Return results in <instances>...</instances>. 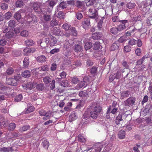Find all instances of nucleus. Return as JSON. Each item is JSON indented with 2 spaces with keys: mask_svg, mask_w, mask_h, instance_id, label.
Wrapping results in <instances>:
<instances>
[{
  "mask_svg": "<svg viewBox=\"0 0 152 152\" xmlns=\"http://www.w3.org/2000/svg\"><path fill=\"white\" fill-rule=\"evenodd\" d=\"M14 70L12 67H9L7 70L6 73L8 75H11L14 72Z\"/></svg>",
  "mask_w": 152,
  "mask_h": 152,
  "instance_id": "60",
  "label": "nucleus"
},
{
  "mask_svg": "<svg viewBox=\"0 0 152 152\" xmlns=\"http://www.w3.org/2000/svg\"><path fill=\"white\" fill-rule=\"evenodd\" d=\"M36 59L38 62L41 63L45 62L46 61V58L44 56H40L37 57Z\"/></svg>",
  "mask_w": 152,
  "mask_h": 152,
  "instance_id": "16",
  "label": "nucleus"
},
{
  "mask_svg": "<svg viewBox=\"0 0 152 152\" xmlns=\"http://www.w3.org/2000/svg\"><path fill=\"white\" fill-rule=\"evenodd\" d=\"M75 6L77 7L78 10H80L83 8L85 6V3L83 1L77 0L75 1Z\"/></svg>",
  "mask_w": 152,
  "mask_h": 152,
  "instance_id": "6",
  "label": "nucleus"
},
{
  "mask_svg": "<svg viewBox=\"0 0 152 152\" xmlns=\"http://www.w3.org/2000/svg\"><path fill=\"white\" fill-rule=\"evenodd\" d=\"M23 66L25 68H27L29 64V59L28 57H25L23 61Z\"/></svg>",
  "mask_w": 152,
  "mask_h": 152,
  "instance_id": "25",
  "label": "nucleus"
},
{
  "mask_svg": "<svg viewBox=\"0 0 152 152\" xmlns=\"http://www.w3.org/2000/svg\"><path fill=\"white\" fill-rule=\"evenodd\" d=\"M81 64H82L80 62L77 61L75 62L74 64H72L71 66L73 69H75L81 66Z\"/></svg>",
  "mask_w": 152,
  "mask_h": 152,
  "instance_id": "45",
  "label": "nucleus"
},
{
  "mask_svg": "<svg viewBox=\"0 0 152 152\" xmlns=\"http://www.w3.org/2000/svg\"><path fill=\"white\" fill-rule=\"evenodd\" d=\"M125 136V132L123 130H120L118 133V136L120 139H123L124 138Z\"/></svg>",
  "mask_w": 152,
  "mask_h": 152,
  "instance_id": "30",
  "label": "nucleus"
},
{
  "mask_svg": "<svg viewBox=\"0 0 152 152\" xmlns=\"http://www.w3.org/2000/svg\"><path fill=\"white\" fill-rule=\"evenodd\" d=\"M61 85L64 87H66L69 86V83L67 80H62L61 83Z\"/></svg>",
  "mask_w": 152,
  "mask_h": 152,
  "instance_id": "54",
  "label": "nucleus"
},
{
  "mask_svg": "<svg viewBox=\"0 0 152 152\" xmlns=\"http://www.w3.org/2000/svg\"><path fill=\"white\" fill-rule=\"evenodd\" d=\"M88 92L86 91H80L79 94V95L81 97H85L88 96Z\"/></svg>",
  "mask_w": 152,
  "mask_h": 152,
  "instance_id": "41",
  "label": "nucleus"
},
{
  "mask_svg": "<svg viewBox=\"0 0 152 152\" xmlns=\"http://www.w3.org/2000/svg\"><path fill=\"white\" fill-rule=\"evenodd\" d=\"M53 35L56 36L61 35L63 34V31L60 29L54 28L52 30Z\"/></svg>",
  "mask_w": 152,
  "mask_h": 152,
  "instance_id": "13",
  "label": "nucleus"
},
{
  "mask_svg": "<svg viewBox=\"0 0 152 152\" xmlns=\"http://www.w3.org/2000/svg\"><path fill=\"white\" fill-rule=\"evenodd\" d=\"M14 150L12 147H5L0 148V152H9L13 151Z\"/></svg>",
  "mask_w": 152,
  "mask_h": 152,
  "instance_id": "22",
  "label": "nucleus"
},
{
  "mask_svg": "<svg viewBox=\"0 0 152 152\" xmlns=\"http://www.w3.org/2000/svg\"><path fill=\"white\" fill-rule=\"evenodd\" d=\"M16 21L10 20L9 22V26L11 28H14L15 26Z\"/></svg>",
  "mask_w": 152,
  "mask_h": 152,
  "instance_id": "53",
  "label": "nucleus"
},
{
  "mask_svg": "<svg viewBox=\"0 0 152 152\" xmlns=\"http://www.w3.org/2000/svg\"><path fill=\"white\" fill-rule=\"evenodd\" d=\"M102 110V108L100 106L95 107L93 110L89 113L91 118L94 119H96L99 115Z\"/></svg>",
  "mask_w": 152,
  "mask_h": 152,
  "instance_id": "1",
  "label": "nucleus"
},
{
  "mask_svg": "<svg viewBox=\"0 0 152 152\" xmlns=\"http://www.w3.org/2000/svg\"><path fill=\"white\" fill-rule=\"evenodd\" d=\"M21 53V51L20 50H15L13 51L12 53V54L14 56H18Z\"/></svg>",
  "mask_w": 152,
  "mask_h": 152,
  "instance_id": "52",
  "label": "nucleus"
},
{
  "mask_svg": "<svg viewBox=\"0 0 152 152\" xmlns=\"http://www.w3.org/2000/svg\"><path fill=\"white\" fill-rule=\"evenodd\" d=\"M112 148L111 143H109L104 147L102 152H109Z\"/></svg>",
  "mask_w": 152,
  "mask_h": 152,
  "instance_id": "20",
  "label": "nucleus"
},
{
  "mask_svg": "<svg viewBox=\"0 0 152 152\" xmlns=\"http://www.w3.org/2000/svg\"><path fill=\"white\" fill-rule=\"evenodd\" d=\"M75 17L78 20H80L83 18V16L80 12H78L76 13Z\"/></svg>",
  "mask_w": 152,
  "mask_h": 152,
  "instance_id": "64",
  "label": "nucleus"
},
{
  "mask_svg": "<svg viewBox=\"0 0 152 152\" xmlns=\"http://www.w3.org/2000/svg\"><path fill=\"white\" fill-rule=\"evenodd\" d=\"M126 116L124 114H119L116 117L115 123L117 125L120 124L124 119H125Z\"/></svg>",
  "mask_w": 152,
  "mask_h": 152,
  "instance_id": "4",
  "label": "nucleus"
},
{
  "mask_svg": "<svg viewBox=\"0 0 152 152\" xmlns=\"http://www.w3.org/2000/svg\"><path fill=\"white\" fill-rule=\"evenodd\" d=\"M16 127V124L14 123H10L8 128V130L10 131H13Z\"/></svg>",
  "mask_w": 152,
  "mask_h": 152,
  "instance_id": "35",
  "label": "nucleus"
},
{
  "mask_svg": "<svg viewBox=\"0 0 152 152\" xmlns=\"http://www.w3.org/2000/svg\"><path fill=\"white\" fill-rule=\"evenodd\" d=\"M0 7L2 10H5L8 9V5L6 3H2L1 4Z\"/></svg>",
  "mask_w": 152,
  "mask_h": 152,
  "instance_id": "55",
  "label": "nucleus"
},
{
  "mask_svg": "<svg viewBox=\"0 0 152 152\" xmlns=\"http://www.w3.org/2000/svg\"><path fill=\"white\" fill-rule=\"evenodd\" d=\"M24 19L27 23L29 24L33 21L32 16L31 13L27 12L24 17Z\"/></svg>",
  "mask_w": 152,
  "mask_h": 152,
  "instance_id": "7",
  "label": "nucleus"
},
{
  "mask_svg": "<svg viewBox=\"0 0 152 152\" xmlns=\"http://www.w3.org/2000/svg\"><path fill=\"white\" fill-rule=\"evenodd\" d=\"M53 114L52 112L49 111L46 112L45 115L43 118V119L47 120L49 119L50 117H53Z\"/></svg>",
  "mask_w": 152,
  "mask_h": 152,
  "instance_id": "15",
  "label": "nucleus"
},
{
  "mask_svg": "<svg viewBox=\"0 0 152 152\" xmlns=\"http://www.w3.org/2000/svg\"><path fill=\"white\" fill-rule=\"evenodd\" d=\"M86 5L89 7L93 5L96 2V0H85Z\"/></svg>",
  "mask_w": 152,
  "mask_h": 152,
  "instance_id": "28",
  "label": "nucleus"
},
{
  "mask_svg": "<svg viewBox=\"0 0 152 152\" xmlns=\"http://www.w3.org/2000/svg\"><path fill=\"white\" fill-rule=\"evenodd\" d=\"M110 32L113 34H116L119 31L117 28H112L110 30Z\"/></svg>",
  "mask_w": 152,
  "mask_h": 152,
  "instance_id": "38",
  "label": "nucleus"
},
{
  "mask_svg": "<svg viewBox=\"0 0 152 152\" xmlns=\"http://www.w3.org/2000/svg\"><path fill=\"white\" fill-rule=\"evenodd\" d=\"M43 146L45 148L48 149L49 145V142L47 140H44L42 142Z\"/></svg>",
  "mask_w": 152,
  "mask_h": 152,
  "instance_id": "57",
  "label": "nucleus"
},
{
  "mask_svg": "<svg viewBox=\"0 0 152 152\" xmlns=\"http://www.w3.org/2000/svg\"><path fill=\"white\" fill-rule=\"evenodd\" d=\"M89 12L92 15L91 16H90V17L91 18H95L97 15V11L96 9L94 8H91L89 10Z\"/></svg>",
  "mask_w": 152,
  "mask_h": 152,
  "instance_id": "12",
  "label": "nucleus"
},
{
  "mask_svg": "<svg viewBox=\"0 0 152 152\" xmlns=\"http://www.w3.org/2000/svg\"><path fill=\"white\" fill-rule=\"evenodd\" d=\"M102 36V34L101 33H95L92 34V37L94 39H98L100 38Z\"/></svg>",
  "mask_w": 152,
  "mask_h": 152,
  "instance_id": "23",
  "label": "nucleus"
},
{
  "mask_svg": "<svg viewBox=\"0 0 152 152\" xmlns=\"http://www.w3.org/2000/svg\"><path fill=\"white\" fill-rule=\"evenodd\" d=\"M50 38V46H53L55 45L57 42V39L50 33L48 35Z\"/></svg>",
  "mask_w": 152,
  "mask_h": 152,
  "instance_id": "11",
  "label": "nucleus"
},
{
  "mask_svg": "<svg viewBox=\"0 0 152 152\" xmlns=\"http://www.w3.org/2000/svg\"><path fill=\"white\" fill-rule=\"evenodd\" d=\"M92 46V43L90 42H86L85 45V50H88L90 49Z\"/></svg>",
  "mask_w": 152,
  "mask_h": 152,
  "instance_id": "44",
  "label": "nucleus"
},
{
  "mask_svg": "<svg viewBox=\"0 0 152 152\" xmlns=\"http://www.w3.org/2000/svg\"><path fill=\"white\" fill-rule=\"evenodd\" d=\"M13 17L17 20H20L21 18L20 12L18 11L15 12L14 15Z\"/></svg>",
  "mask_w": 152,
  "mask_h": 152,
  "instance_id": "31",
  "label": "nucleus"
},
{
  "mask_svg": "<svg viewBox=\"0 0 152 152\" xmlns=\"http://www.w3.org/2000/svg\"><path fill=\"white\" fill-rule=\"evenodd\" d=\"M44 20L46 21H50L51 20V17L50 15H45L44 16Z\"/></svg>",
  "mask_w": 152,
  "mask_h": 152,
  "instance_id": "62",
  "label": "nucleus"
},
{
  "mask_svg": "<svg viewBox=\"0 0 152 152\" xmlns=\"http://www.w3.org/2000/svg\"><path fill=\"white\" fill-rule=\"evenodd\" d=\"M29 128L30 126L29 125H25L20 128L19 130L21 132H24L27 131Z\"/></svg>",
  "mask_w": 152,
  "mask_h": 152,
  "instance_id": "56",
  "label": "nucleus"
},
{
  "mask_svg": "<svg viewBox=\"0 0 152 152\" xmlns=\"http://www.w3.org/2000/svg\"><path fill=\"white\" fill-rule=\"evenodd\" d=\"M135 97H129L124 102V104L125 106H132L135 103Z\"/></svg>",
  "mask_w": 152,
  "mask_h": 152,
  "instance_id": "3",
  "label": "nucleus"
},
{
  "mask_svg": "<svg viewBox=\"0 0 152 152\" xmlns=\"http://www.w3.org/2000/svg\"><path fill=\"white\" fill-rule=\"evenodd\" d=\"M130 94V92L129 91H122L121 93V96L122 99L129 97Z\"/></svg>",
  "mask_w": 152,
  "mask_h": 152,
  "instance_id": "19",
  "label": "nucleus"
},
{
  "mask_svg": "<svg viewBox=\"0 0 152 152\" xmlns=\"http://www.w3.org/2000/svg\"><path fill=\"white\" fill-rule=\"evenodd\" d=\"M88 80L87 77H85L82 81L80 82L77 85L80 88H82L83 87H85L88 85L87 81Z\"/></svg>",
  "mask_w": 152,
  "mask_h": 152,
  "instance_id": "10",
  "label": "nucleus"
},
{
  "mask_svg": "<svg viewBox=\"0 0 152 152\" xmlns=\"http://www.w3.org/2000/svg\"><path fill=\"white\" fill-rule=\"evenodd\" d=\"M40 5V3L37 1L34 2L31 4V6L35 10H37L39 9Z\"/></svg>",
  "mask_w": 152,
  "mask_h": 152,
  "instance_id": "14",
  "label": "nucleus"
},
{
  "mask_svg": "<svg viewBox=\"0 0 152 152\" xmlns=\"http://www.w3.org/2000/svg\"><path fill=\"white\" fill-rule=\"evenodd\" d=\"M67 3L65 1H62L57 6V11L62 10L66 9L67 7Z\"/></svg>",
  "mask_w": 152,
  "mask_h": 152,
  "instance_id": "8",
  "label": "nucleus"
},
{
  "mask_svg": "<svg viewBox=\"0 0 152 152\" xmlns=\"http://www.w3.org/2000/svg\"><path fill=\"white\" fill-rule=\"evenodd\" d=\"M12 16V14L11 12L9 11L5 13L4 15V19L5 20H8L10 19Z\"/></svg>",
  "mask_w": 152,
  "mask_h": 152,
  "instance_id": "33",
  "label": "nucleus"
},
{
  "mask_svg": "<svg viewBox=\"0 0 152 152\" xmlns=\"http://www.w3.org/2000/svg\"><path fill=\"white\" fill-rule=\"evenodd\" d=\"M135 6L136 5L134 3H131L130 2L127 3L126 4V7L129 9H131L134 8Z\"/></svg>",
  "mask_w": 152,
  "mask_h": 152,
  "instance_id": "47",
  "label": "nucleus"
},
{
  "mask_svg": "<svg viewBox=\"0 0 152 152\" xmlns=\"http://www.w3.org/2000/svg\"><path fill=\"white\" fill-rule=\"evenodd\" d=\"M97 72V68L96 67L94 66L90 70V72L92 74L96 73Z\"/></svg>",
  "mask_w": 152,
  "mask_h": 152,
  "instance_id": "63",
  "label": "nucleus"
},
{
  "mask_svg": "<svg viewBox=\"0 0 152 152\" xmlns=\"http://www.w3.org/2000/svg\"><path fill=\"white\" fill-rule=\"evenodd\" d=\"M94 49L95 50H99L102 48V46L100 45L99 42H96L92 45Z\"/></svg>",
  "mask_w": 152,
  "mask_h": 152,
  "instance_id": "32",
  "label": "nucleus"
},
{
  "mask_svg": "<svg viewBox=\"0 0 152 152\" xmlns=\"http://www.w3.org/2000/svg\"><path fill=\"white\" fill-rule=\"evenodd\" d=\"M6 83L7 84L12 86H16L18 83H16V81L13 78H7Z\"/></svg>",
  "mask_w": 152,
  "mask_h": 152,
  "instance_id": "9",
  "label": "nucleus"
},
{
  "mask_svg": "<svg viewBox=\"0 0 152 152\" xmlns=\"http://www.w3.org/2000/svg\"><path fill=\"white\" fill-rule=\"evenodd\" d=\"M23 96L21 94L17 95L14 98V101L16 102H19L21 101L23 99Z\"/></svg>",
  "mask_w": 152,
  "mask_h": 152,
  "instance_id": "34",
  "label": "nucleus"
},
{
  "mask_svg": "<svg viewBox=\"0 0 152 152\" xmlns=\"http://www.w3.org/2000/svg\"><path fill=\"white\" fill-rule=\"evenodd\" d=\"M129 30V31L132 34L134 35L135 33V31L136 30V29L133 26H130L129 27L127 30Z\"/></svg>",
  "mask_w": 152,
  "mask_h": 152,
  "instance_id": "50",
  "label": "nucleus"
},
{
  "mask_svg": "<svg viewBox=\"0 0 152 152\" xmlns=\"http://www.w3.org/2000/svg\"><path fill=\"white\" fill-rule=\"evenodd\" d=\"M91 116L89 113L87 111H85L84 113L82 118H85L87 119H91Z\"/></svg>",
  "mask_w": 152,
  "mask_h": 152,
  "instance_id": "46",
  "label": "nucleus"
},
{
  "mask_svg": "<svg viewBox=\"0 0 152 152\" xmlns=\"http://www.w3.org/2000/svg\"><path fill=\"white\" fill-rule=\"evenodd\" d=\"M119 44L115 42L114 43L110 48V50L112 51H114L118 50L119 47Z\"/></svg>",
  "mask_w": 152,
  "mask_h": 152,
  "instance_id": "27",
  "label": "nucleus"
},
{
  "mask_svg": "<svg viewBox=\"0 0 152 152\" xmlns=\"http://www.w3.org/2000/svg\"><path fill=\"white\" fill-rule=\"evenodd\" d=\"M24 5V0H17L15 3V6L17 7L21 8Z\"/></svg>",
  "mask_w": 152,
  "mask_h": 152,
  "instance_id": "17",
  "label": "nucleus"
},
{
  "mask_svg": "<svg viewBox=\"0 0 152 152\" xmlns=\"http://www.w3.org/2000/svg\"><path fill=\"white\" fill-rule=\"evenodd\" d=\"M8 89V88L6 86L4 85L3 83L0 82V90L3 91H6Z\"/></svg>",
  "mask_w": 152,
  "mask_h": 152,
  "instance_id": "37",
  "label": "nucleus"
},
{
  "mask_svg": "<svg viewBox=\"0 0 152 152\" xmlns=\"http://www.w3.org/2000/svg\"><path fill=\"white\" fill-rule=\"evenodd\" d=\"M59 12L57 14V17L61 18H64V13L61 10L58 11Z\"/></svg>",
  "mask_w": 152,
  "mask_h": 152,
  "instance_id": "58",
  "label": "nucleus"
},
{
  "mask_svg": "<svg viewBox=\"0 0 152 152\" xmlns=\"http://www.w3.org/2000/svg\"><path fill=\"white\" fill-rule=\"evenodd\" d=\"M43 81L46 84H48L51 81V79L48 76H46L43 78Z\"/></svg>",
  "mask_w": 152,
  "mask_h": 152,
  "instance_id": "48",
  "label": "nucleus"
},
{
  "mask_svg": "<svg viewBox=\"0 0 152 152\" xmlns=\"http://www.w3.org/2000/svg\"><path fill=\"white\" fill-rule=\"evenodd\" d=\"M25 43L27 46H31L34 45V43L33 40L31 39H28L26 40Z\"/></svg>",
  "mask_w": 152,
  "mask_h": 152,
  "instance_id": "51",
  "label": "nucleus"
},
{
  "mask_svg": "<svg viewBox=\"0 0 152 152\" xmlns=\"http://www.w3.org/2000/svg\"><path fill=\"white\" fill-rule=\"evenodd\" d=\"M20 35L22 37H26L28 35V32L27 31L23 30L21 32Z\"/></svg>",
  "mask_w": 152,
  "mask_h": 152,
  "instance_id": "61",
  "label": "nucleus"
},
{
  "mask_svg": "<svg viewBox=\"0 0 152 152\" xmlns=\"http://www.w3.org/2000/svg\"><path fill=\"white\" fill-rule=\"evenodd\" d=\"M35 87L39 91H42L45 88L44 85L43 83H36Z\"/></svg>",
  "mask_w": 152,
  "mask_h": 152,
  "instance_id": "21",
  "label": "nucleus"
},
{
  "mask_svg": "<svg viewBox=\"0 0 152 152\" xmlns=\"http://www.w3.org/2000/svg\"><path fill=\"white\" fill-rule=\"evenodd\" d=\"M22 76L25 78H28L31 76L30 72L29 71L25 70L21 74Z\"/></svg>",
  "mask_w": 152,
  "mask_h": 152,
  "instance_id": "24",
  "label": "nucleus"
},
{
  "mask_svg": "<svg viewBox=\"0 0 152 152\" xmlns=\"http://www.w3.org/2000/svg\"><path fill=\"white\" fill-rule=\"evenodd\" d=\"M48 3L49 6L51 8H53L57 2V0H50L47 1Z\"/></svg>",
  "mask_w": 152,
  "mask_h": 152,
  "instance_id": "29",
  "label": "nucleus"
},
{
  "mask_svg": "<svg viewBox=\"0 0 152 152\" xmlns=\"http://www.w3.org/2000/svg\"><path fill=\"white\" fill-rule=\"evenodd\" d=\"M32 50L30 48H26L23 50V53L24 54L26 55H28L29 53L31 52Z\"/></svg>",
  "mask_w": 152,
  "mask_h": 152,
  "instance_id": "40",
  "label": "nucleus"
},
{
  "mask_svg": "<svg viewBox=\"0 0 152 152\" xmlns=\"http://www.w3.org/2000/svg\"><path fill=\"white\" fill-rule=\"evenodd\" d=\"M34 108L33 106H30L29 107L28 109H25L24 111V112L25 114L29 113L34 110Z\"/></svg>",
  "mask_w": 152,
  "mask_h": 152,
  "instance_id": "39",
  "label": "nucleus"
},
{
  "mask_svg": "<svg viewBox=\"0 0 152 152\" xmlns=\"http://www.w3.org/2000/svg\"><path fill=\"white\" fill-rule=\"evenodd\" d=\"M152 108V105L149 104L146 106V108L144 110V111L146 112V113H148L150 110Z\"/></svg>",
  "mask_w": 152,
  "mask_h": 152,
  "instance_id": "59",
  "label": "nucleus"
},
{
  "mask_svg": "<svg viewBox=\"0 0 152 152\" xmlns=\"http://www.w3.org/2000/svg\"><path fill=\"white\" fill-rule=\"evenodd\" d=\"M69 31L71 35L74 36H76L77 35V32L75 28L72 27H71Z\"/></svg>",
  "mask_w": 152,
  "mask_h": 152,
  "instance_id": "26",
  "label": "nucleus"
},
{
  "mask_svg": "<svg viewBox=\"0 0 152 152\" xmlns=\"http://www.w3.org/2000/svg\"><path fill=\"white\" fill-rule=\"evenodd\" d=\"M83 48V47L81 45L78 44H75V46L74 50L75 52L78 53L82 51Z\"/></svg>",
  "mask_w": 152,
  "mask_h": 152,
  "instance_id": "18",
  "label": "nucleus"
},
{
  "mask_svg": "<svg viewBox=\"0 0 152 152\" xmlns=\"http://www.w3.org/2000/svg\"><path fill=\"white\" fill-rule=\"evenodd\" d=\"M71 27L70 24L67 23H64L62 26L63 28L66 31L69 30Z\"/></svg>",
  "mask_w": 152,
  "mask_h": 152,
  "instance_id": "43",
  "label": "nucleus"
},
{
  "mask_svg": "<svg viewBox=\"0 0 152 152\" xmlns=\"http://www.w3.org/2000/svg\"><path fill=\"white\" fill-rule=\"evenodd\" d=\"M23 88L31 90L33 88V85L31 83H27L25 85L23 86Z\"/></svg>",
  "mask_w": 152,
  "mask_h": 152,
  "instance_id": "36",
  "label": "nucleus"
},
{
  "mask_svg": "<svg viewBox=\"0 0 152 152\" xmlns=\"http://www.w3.org/2000/svg\"><path fill=\"white\" fill-rule=\"evenodd\" d=\"M90 20L89 18L86 19L82 22V26L85 29H88L91 27Z\"/></svg>",
  "mask_w": 152,
  "mask_h": 152,
  "instance_id": "5",
  "label": "nucleus"
},
{
  "mask_svg": "<svg viewBox=\"0 0 152 152\" xmlns=\"http://www.w3.org/2000/svg\"><path fill=\"white\" fill-rule=\"evenodd\" d=\"M50 24L51 26L53 27L58 24V22L56 19H53L50 22Z\"/></svg>",
  "mask_w": 152,
  "mask_h": 152,
  "instance_id": "49",
  "label": "nucleus"
},
{
  "mask_svg": "<svg viewBox=\"0 0 152 152\" xmlns=\"http://www.w3.org/2000/svg\"><path fill=\"white\" fill-rule=\"evenodd\" d=\"M127 20H124L120 21L122 23L118 26V28L119 31L120 32L121 31L124 30L128 26V23Z\"/></svg>",
  "mask_w": 152,
  "mask_h": 152,
  "instance_id": "2",
  "label": "nucleus"
},
{
  "mask_svg": "<svg viewBox=\"0 0 152 152\" xmlns=\"http://www.w3.org/2000/svg\"><path fill=\"white\" fill-rule=\"evenodd\" d=\"M92 122V120H91V119H87L85 118H82L81 121L82 124H87L91 123Z\"/></svg>",
  "mask_w": 152,
  "mask_h": 152,
  "instance_id": "42",
  "label": "nucleus"
}]
</instances>
